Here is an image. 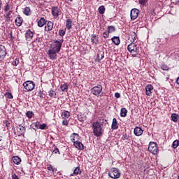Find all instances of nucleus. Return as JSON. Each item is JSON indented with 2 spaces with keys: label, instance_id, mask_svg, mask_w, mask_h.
Instances as JSON below:
<instances>
[{
  "label": "nucleus",
  "instance_id": "1",
  "mask_svg": "<svg viewBox=\"0 0 179 179\" xmlns=\"http://www.w3.org/2000/svg\"><path fill=\"white\" fill-rule=\"evenodd\" d=\"M108 124L107 120L104 117H99L97 120L92 122V132L94 136H96V138L103 136L104 129Z\"/></svg>",
  "mask_w": 179,
  "mask_h": 179
},
{
  "label": "nucleus",
  "instance_id": "2",
  "mask_svg": "<svg viewBox=\"0 0 179 179\" xmlns=\"http://www.w3.org/2000/svg\"><path fill=\"white\" fill-rule=\"evenodd\" d=\"M62 43L64 41H57L54 40L53 43L51 45L50 50L48 52L49 58L50 59H57V53L61 51V48L62 47Z\"/></svg>",
  "mask_w": 179,
  "mask_h": 179
},
{
  "label": "nucleus",
  "instance_id": "3",
  "mask_svg": "<svg viewBox=\"0 0 179 179\" xmlns=\"http://www.w3.org/2000/svg\"><path fill=\"white\" fill-rule=\"evenodd\" d=\"M127 50L129 51L130 54L131 55V57H137L138 52H139V46L134 43V42H131L129 45L127 46Z\"/></svg>",
  "mask_w": 179,
  "mask_h": 179
},
{
  "label": "nucleus",
  "instance_id": "4",
  "mask_svg": "<svg viewBox=\"0 0 179 179\" xmlns=\"http://www.w3.org/2000/svg\"><path fill=\"white\" fill-rule=\"evenodd\" d=\"M108 176L110 178L118 179L121 177V172L117 168H112L108 171Z\"/></svg>",
  "mask_w": 179,
  "mask_h": 179
},
{
  "label": "nucleus",
  "instance_id": "5",
  "mask_svg": "<svg viewBox=\"0 0 179 179\" xmlns=\"http://www.w3.org/2000/svg\"><path fill=\"white\" fill-rule=\"evenodd\" d=\"M103 86L101 85H98L91 89V93L94 94V96H96L99 97V96H103Z\"/></svg>",
  "mask_w": 179,
  "mask_h": 179
},
{
  "label": "nucleus",
  "instance_id": "6",
  "mask_svg": "<svg viewBox=\"0 0 179 179\" xmlns=\"http://www.w3.org/2000/svg\"><path fill=\"white\" fill-rule=\"evenodd\" d=\"M23 86L27 92H31V90H34V87H36V84L33 81H26L23 83Z\"/></svg>",
  "mask_w": 179,
  "mask_h": 179
},
{
  "label": "nucleus",
  "instance_id": "7",
  "mask_svg": "<svg viewBox=\"0 0 179 179\" xmlns=\"http://www.w3.org/2000/svg\"><path fill=\"white\" fill-rule=\"evenodd\" d=\"M148 150L152 155H157V144L155 142H150L148 146Z\"/></svg>",
  "mask_w": 179,
  "mask_h": 179
},
{
  "label": "nucleus",
  "instance_id": "8",
  "mask_svg": "<svg viewBox=\"0 0 179 179\" xmlns=\"http://www.w3.org/2000/svg\"><path fill=\"white\" fill-rule=\"evenodd\" d=\"M138 15H139L138 9H136V8L132 9L130 13L131 20H135V19L138 17Z\"/></svg>",
  "mask_w": 179,
  "mask_h": 179
},
{
  "label": "nucleus",
  "instance_id": "9",
  "mask_svg": "<svg viewBox=\"0 0 179 179\" xmlns=\"http://www.w3.org/2000/svg\"><path fill=\"white\" fill-rule=\"evenodd\" d=\"M70 138L73 143H76V142H79V141H80V136H79V134L73 133Z\"/></svg>",
  "mask_w": 179,
  "mask_h": 179
},
{
  "label": "nucleus",
  "instance_id": "10",
  "mask_svg": "<svg viewBox=\"0 0 179 179\" xmlns=\"http://www.w3.org/2000/svg\"><path fill=\"white\" fill-rule=\"evenodd\" d=\"M61 11H59V8L58 7H52V15L54 19H57L58 16H59Z\"/></svg>",
  "mask_w": 179,
  "mask_h": 179
},
{
  "label": "nucleus",
  "instance_id": "11",
  "mask_svg": "<svg viewBox=\"0 0 179 179\" xmlns=\"http://www.w3.org/2000/svg\"><path fill=\"white\" fill-rule=\"evenodd\" d=\"M33 36H34V34L30 29H28L25 33V38L28 41H30L33 38Z\"/></svg>",
  "mask_w": 179,
  "mask_h": 179
},
{
  "label": "nucleus",
  "instance_id": "12",
  "mask_svg": "<svg viewBox=\"0 0 179 179\" xmlns=\"http://www.w3.org/2000/svg\"><path fill=\"white\" fill-rule=\"evenodd\" d=\"M6 56V48L3 45H0V58H5Z\"/></svg>",
  "mask_w": 179,
  "mask_h": 179
},
{
  "label": "nucleus",
  "instance_id": "13",
  "mask_svg": "<svg viewBox=\"0 0 179 179\" xmlns=\"http://www.w3.org/2000/svg\"><path fill=\"white\" fill-rule=\"evenodd\" d=\"M73 146H75L76 149H78V150H83V149H85V145H83V144L80 141H77L74 143Z\"/></svg>",
  "mask_w": 179,
  "mask_h": 179
},
{
  "label": "nucleus",
  "instance_id": "14",
  "mask_svg": "<svg viewBox=\"0 0 179 179\" xmlns=\"http://www.w3.org/2000/svg\"><path fill=\"white\" fill-rule=\"evenodd\" d=\"M152 90H153V86L152 85H148L145 87V94L147 96L152 95Z\"/></svg>",
  "mask_w": 179,
  "mask_h": 179
},
{
  "label": "nucleus",
  "instance_id": "15",
  "mask_svg": "<svg viewBox=\"0 0 179 179\" xmlns=\"http://www.w3.org/2000/svg\"><path fill=\"white\" fill-rule=\"evenodd\" d=\"M134 135H136V136H141V135L143 134V131L142 130V128L139 127H136L134 129Z\"/></svg>",
  "mask_w": 179,
  "mask_h": 179
},
{
  "label": "nucleus",
  "instance_id": "16",
  "mask_svg": "<svg viewBox=\"0 0 179 179\" xmlns=\"http://www.w3.org/2000/svg\"><path fill=\"white\" fill-rule=\"evenodd\" d=\"M26 132V127L23 126H20L17 129V135L18 136H22V135H24Z\"/></svg>",
  "mask_w": 179,
  "mask_h": 179
},
{
  "label": "nucleus",
  "instance_id": "17",
  "mask_svg": "<svg viewBox=\"0 0 179 179\" xmlns=\"http://www.w3.org/2000/svg\"><path fill=\"white\" fill-rule=\"evenodd\" d=\"M54 27V23L51 21H49L47 24V25L45 27V31H51L52 30V28Z\"/></svg>",
  "mask_w": 179,
  "mask_h": 179
},
{
  "label": "nucleus",
  "instance_id": "18",
  "mask_svg": "<svg viewBox=\"0 0 179 179\" xmlns=\"http://www.w3.org/2000/svg\"><path fill=\"white\" fill-rule=\"evenodd\" d=\"M16 26L18 27H20L22 26V24L23 23V18L20 17V15H17V18L15 20Z\"/></svg>",
  "mask_w": 179,
  "mask_h": 179
},
{
  "label": "nucleus",
  "instance_id": "19",
  "mask_svg": "<svg viewBox=\"0 0 179 179\" xmlns=\"http://www.w3.org/2000/svg\"><path fill=\"white\" fill-rule=\"evenodd\" d=\"M129 38H131V43H135V40L137 38L136 33L131 31L129 35Z\"/></svg>",
  "mask_w": 179,
  "mask_h": 179
},
{
  "label": "nucleus",
  "instance_id": "20",
  "mask_svg": "<svg viewBox=\"0 0 179 179\" xmlns=\"http://www.w3.org/2000/svg\"><path fill=\"white\" fill-rule=\"evenodd\" d=\"M111 41L113 43V44H115V45H120L121 43V41L120 40V37L118 36H113L111 38Z\"/></svg>",
  "mask_w": 179,
  "mask_h": 179
},
{
  "label": "nucleus",
  "instance_id": "21",
  "mask_svg": "<svg viewBox=\"0 0 179 179\" xmlns=\"http://www.w3.org/2000/svg\"><path fill=\"white\" fill-rule=\"evenodd\" d=\"M111 129H113V130L118 129V122H117L116 118L113 119Z\"/></svg>",
  "mask_w": 179,
  "mask_h": 179
},
{
  "label": "nucleus",
  "instance_id": "22",
  "mask_svg": "<svg viewBox=\"0 0 179 179\" xmlns=\"http://www.w3.org/2000/svg\"><path fill=\"white\" fill-rule=\"evenodd\" d=\"M82 171H80V167H76L73 173H71V177H75L76 176H78V174H81Z\"/></svg>",
  "mask_w": 179,
  "mask_h": 179
},
{
  "label": "nucleus",
  "instance_id": "23",
  "mask_svg": "<svg viewBox=\"0 0 179 179\" xmlns=\"http://www.w3.org/2000/svg\"><path fill=\"white\" fill-rule=\"evenodd\" d=\"M91 42L92 43V44H95V45H97V44H99V38H97L95 34H92L91 36Z\"/></svg>",
  "mask_w": 179,
  "mask_h": 179
},
{
  "label": "nucleus",
  "instance_id": "24",
  "mask_svg": "<svg viewBox=\"0 0 179 179\" xmlns=\"http://www.w3.org/2000/svg\"><path fill=\"white\" fill-rule=\"evenodd\" d=\"M97 58V62H101L104 59V51H99Z\"/></svg>",
  "mask_w": 179,
  "mask_h": 179
},
{
  "label": "nucleus",
  "instance_id": "25",
  "mask_svg": "<svg viewBox=\"0 0 179 179\" xmlns=\"http://www.w3.org/2000/svg\"><path fill=\"white\" fill-rule=\"evenodd\" d=\"M13 162L15 164L19 166V164H20V162H22V159L18 156H15L13 157Z\"/></svg>",
  "mask_w": 179,
  "mask_h": 179
},
{
  "label": "nucleus",
  "instance_id": "26",
  "mask_svg": "<svg viewBox=\"0 0 179 179\" xmlns=\"http://www.w3.org/2000/svg\"><path fill=\"white\" fill-rule=\"evenodd\" d=\"M66 27L68 29V30H71L72 29V20L71 19H67L66 20Z\"/></svg>",
  "mask_w": 179,
  "mask_h": 179
},
{
  "label": "nucleus",
  "instance_id": "27",
  "mask_svg": "<svg viewBox=\"0 0 179 179\" xmlns=\"http://www.w3.org/2000/svg\"><path fill=\"white\" fill-rule=\"evenodd\" d=\"M24 15H25L26 16H30V15H31V10H30V7H25L24 8V11H23Z\"/></svg>",
  "mask_w": 179,
  "mask_h": 179
},
{
  "label": "nucleus",
  "instance_id": "28",
  "mask_svg": "<svg viewBox=\"0 0 179 179\" xmlns=\"http://www.w3.org/2000/svg\"><path fill=\"white\" fill-rule=\"evenodd\" d=\"M46 23L45 19L44 17H41L40 20L38 22V26L39 27H43Z\"/></svg>",
  "mask_w": 179,
  "mask_h": 179
},
{
  "label": "nucleus",
  "instance_id": "29",
  "mask_svg": "<svg viewBox=\"0 0 179 179\" xmlns=\"http://www.w3.org/2000/svg\"><path fill=\"white\" fill-rule=\"evenodd\" d=\"M128 113V110L125 108H122L120 110V117H126Z\"/></svg>",
  "mask_w": 179,
  "mask_h": 179
},
{
  "label": "nucleus",
  "instance_id": "30",
  "mask_svg": "<svg viewBox=\"0 0 179 179\" xmlns=\"http://www.w3.org/2000/svg\"><path fill=\"white\" fill-rule=\"evenodd\" d=\"M106 31L109 34L111 33H114V31H115V27L113 25L108 26Z\"/></svg>",
  "mask_w": 179,
  "mask_h": 179
},
{
  "label": "nucleus",
  "instance_id": "31",
  "mask_svg": "<svg viewBox=\"0 0 179 179\" xmlns=\"http://www.w3.org/2000/svg\"><path fill=\"white\" fill-rule=\"evenodd\" d=\"M98 10L100 15H104L106 12V7H104V6H101L99 7Z\"/></svg>",
  "mask_w": 179,
  "mask_h": 179
},
{
  "label": "nucleus",
  "instance_id": "32",
  "mask_svg": "<svg viewBox=\"0 0 179 179\" xmlns=\"http://www.w3.org/2000/svg\"><path fill=\"white\" fill-rule=\"evenodd\" d=\"M62 117H63V118H69V117H71V114L67 110H64L62 112Z\"/></svg>",
  "mask_w": 179,
  "mask_h": 179
},
{
  "label": "nucleus",
  "instance_id": "33",
  "mask_svg": "<svg viewBox=\"0 0 179 179\" xmlns=\"http://www.w3.org/2000/svg\"><path fill=\"white\" fill-rule=\"evenodd\" d=\"M60 89L62 92H65V90H68L69 85L66 83L62 84L60 86Z\"/></svg>",
  "mask_w": 179,
  "mask_h": 179
},
{
  "label": "nucleus",
  "instance_id": "34",
  "mask_svg": "<svg viewBox=\"0 0 179 179\" xmlns=\"http://www.w3.org/2000/svg\"><path fill=\"white\" fill-rule=\"evenodd\" d=\"M171 120L174 122H177L178 121V115L173 113L171 115Z\"/></svg>",
  "mask_w": 179,
  "mask_h": 179
},
{
  "label": "nucleus",
  "instance_id": "35",
  "mask_svg": "<svg viewBox=\"0 0 179 179\" xmlns=\"http://www.w3.org/2000/svg\"><path fill=\"white\" fill-rule=\"evenodd\" d=\"M179 146V141L178 140H175L173 143H172V148L173 149H177Z\"/></svg>",
  "mask_w": 179,
  "mask_h": 179
},
{
  "label": "nucleus",
  "instance_id": "36",
  "mask_svg": "<svg viewBox=\"0 0 179 179\" xmlns=\"http://www.w3.org/2000/svg\"><path fill=\"white\" fill-rule=\"evenodd\" d=\"M48 93H49V96H50V97H56V96H57V93L55 92V91H54V90H50L49 92H48Z\"/></svg>",
  "mask_w": 179,
  "mask_h": 179
},
{
  "label": "nucleus",
  "instance_id": "37",
  "mask_svg": "<svg viewBox=\"0 0 179 179\" xmlns=\"http://www.w3.org/2000/svg\"><path fill=\"white\" fill-rule=\"evenodd\" d=\"M47 169L49 171H57V169L54 168L51 164L48 165Z\"/></svg>",
  "mask_w": 179,
  "mask_h": 179
},
{
  "label": "nucleus",
  "instance_id": "38",
  "mask_svg": "<svg viewBox=\"0 0 179 179\" xmlns=\"http://www.w3.org/2000/svg\"><path fill=\"white\" fill-rule=\"evenodd\" d=\"M122 141H129V136L127 134H123L122 136Z\"/></svg>",
  "mask_w": 179,
  "mask_h": 179
},
{
  "label": "nucleus",
  "instance_id": "39",
  "mask_svg": "<svg viewBox=\"0 0 179 179\" xmlns=\"http://www.w3.org/2000/svg\"><path fill=\"white\" fill-rule=\"evenodd\" d=\"M148 1L149 0H138V3H140V5H143V6H145V5L148 3Z\"/></svg>",
  "mask_w": 179,
  "mask_h": 179
},
{
  "label": "nucleus",
  "instance_id": "40",
  "mask_svg": "<svg viewBox=\"0 0 179 179\" xmlns=\"http://www.w3.org/2000/svg\"><path fill=\"white\" fill-rule=\"evenodd\" d=\"M161 69L162 71H169V69H170V68H169V66H167L166 64L162 65Z\"/></svg>",
  "mask_w": 179,
  "mask_h": 179
},
{
  "label": "nucleus",
  "instance_id": "41",
  "mask_svg": "<svg viewBox=\"0 0 179 179\" xmlns=\"http://www.w3.org/2000/svg\"><path fill=\"white\" fill-rule=\"evenodd\" d=\"M26 116H27L28 118H32V117H33V112L27 111V112L26 113Z\"/></svg>",
  "mask_w": 179,
  "mask_h": 179
},
{
  "label": "nucleus",
  "instance_id": "42",
  "mask_svg": "<svg viewBox=\"0 0 179 179\" xmlns=\"http://www.w3.org/2000/svg\"><path fill=\"white\" fill-rule=\"evenodd\" d=\"M59 36L64 37V36H65V31H64V29H60L59 31Z\"/></svg>",
  "mask_w": 179,
  "mask_h": 179
},
{
  "label": "nucleus",
  "instance_id": "43",
  "mask_svg": "<svg viewBox=\"0 0 179 179\" xmlns=\"http://www.w3.org/2000/svg\"><path fill=\"white\" fill-rule=\"evenodd\" d=\"M45 128H47V124L45 123L39 124V129H45Z\"/></svg>",
  "mask_w": 179,
  "mask_h": 179
},
{
  "label": "nucleus",
  "instance_id": "44",
  "mask_svg": "<svg viewBox=\"0 0 179 179\" xmlns=\"http://www.w3.org/2000/svg\"><path fill=\"white\" fill-rule=\"evenodd\" d=\"M6 96L7 99H13V96L10 92H6Z\"/></svg>",
  "mask_w": 179,
  "mask_h": 179
},
{
  "label": "nucleus",
  "instance_id": "45",
  "mask_svg": "<svg viewBox=\"0 0 179 179\" xmlns=\"http://www.w3.org/2000/svg\"><path fill=\"white\" fill-rule=\"evenodd\" d=\"M10 9V6H9L8 3H6V5L4 6V11L8 12Z\"/></svg>",
  "mask_w": 179,
  "mask_h": 179
},
{
  "label": "nucleus",
  "instance_id": "46",
  "mask_svg": "<svg viewBox=\"0 0 179 179\" xmlns=\"http://www.w3.org/2000/svg\"><path fill=\"white\" fill-rule=\"evenodd\" d=\"M53 153H55V155H57V153H58L59 155H61V152H59V149H58V148L57 147H55Z\"/></svg>",
  "mask_w": 179,
  "mask_h": 179
},
{
  "label": "nucleus",
  "instance_id": "47",
  "mask_svg": "<svg viewBox=\"0 0 179 179\" xmlns=\"http://www.w3.org/2000/svg\"><path fill=\"white\" fill-rule=\"evenodd\" d=\"M103 34L104 38H108V36H110V34L107 31H104Z\"/></svg>",
  "mask_w": 179,
  "mask_h": 179
},
{
  "label": "nucleus",
  "instance_id": "48",
  "mask_svg": "<svg viewBox=\"0 0 179 179\" xmlns=\"http://www.w3.org/2000/svg\"><path fill=\"white\" fill-rule=\"evenodd\" d=\"M13 65H15V66H17V65H19V59H15L13 62Z\"/></svg>",
  "mask_w": 179,
  "mask_h": 179
},
{
  "label": "nucleus",
  "instance_id": "49",
  "mask_svg": "<svg viewBox=\"0 0 179 179\" xmlns=\"http://www.w3.org/2000/svg\"><path fill=\"white\" fill-rule=\"evenodd\" d=\"M62 124H63V125H65L66 127H68V125H69V122H68V120H63Z\"/></svg>",
  "mask_w": 179,
  "mask_h": 179
},
{
  "label": "nucleus",
  "instance_id": "50",
  "mask_svg": "<svg viewBox=\"0 0 179 179\" xmlns=\"http://www.w3.org/2000/svg\"><path fill=\"white\" fill-rule=\"evenodd\" d=\"M33 125H34L36 128H38V127L40 128V122H38L33 123Z\"/></svg>",
  "mask_w": 179,
  "mask_h": 179
},
{
  "label": "nucleus",
  "instance_id": "51",
  "mask_svg": "<svg viewBox=\"0 0 179 179\" xmlns=\"http://www.w3.org/2000/svg\"><path fill=\"white\" fill-rule=\"evenodd\" d=\"M115 97H116V99H120V97H121V94L118 92L115 93Z\"/></svg>",
  "mask_w": 179,
  "mask_h": 179
},
{
  "label": "nucleus",
  "instance_id": "52",
  "mask_svg": "<svg viewBox=\"0 0 179 179\" xmlns=\"http://www.w3.org/2000/svg\"><path fill=\"white\" fill-rule=\"evenodd\" d=\"M38 97L43 98V92L40 90L38 93Z\"/></svg>",
  "mask_w": 179,
  "mask_h": 179
},
{
  "label": "nucleus",
  "instance_id": "53",
  "mask_svg": "<svg viewBox=\"0 0 179 179\" xmlns=\"http://www.w3.org/2000/svg\"><path fill=\"white\" fill-rule=\"evenodd\" d=\"M10 15H12V10H10V11L7 13L6 17H8V19H10Z\"/></svg>",
  "mask_w": 179,
  "mask_h": 179
},
{
  "label": "nucleus",
  "instance_id": "54",
  "mask_svg": "<svg viewBox=\"0 0 179 179\" xmlns=\"http://www.w3.org/2000/svg\"><path fill=\"white\" fill-rule=\"evenodd\" d=\"M9 125H10V123L8 121H6V126L7 127V128H9Z\"/></svg>",
  "mask_w": 179,
  "mask_h": 179
},
{
  "label": "nucleus",
  "instance_id": "55",
  "mask_svg": "<svg viewBox=\"0 0 179 179\" xmlns=\"http://www.w3.org/2000/svg\"><path fill=\"white\" fill-rule=\"evenodd\" d=\"M176 83L179 85V77L177 78Z\"/></svg>",
  "mask_w": 179,
  "mask_h": 179
},
{
  "label": "nucleus",
  "instance_id": "56",
  "mask_svg": "<svg viewBox=\"0 0 179 179\" xmlns=\"http://www.w3.org/2000/svg\"><path fill=\"white\" fill-rule=\"evenodd\" d=\"M2 6V1L0 0V10H1V6Z\"/></svg>",
  "mask_w": 179,
  "mask_h": 179
},
{
  "label": "nucleus",
  "instance_id": "57",
  "mask_svg": "<svg viewBox=\"0 0 179 179\" xmlns=\"http://www.w3.org/2000/svg\"><path fill=\"white\" fill-rule=\"evenodd\" d=\"M78 120H79V121H81V122L83 121V119H82V118H80V117L78 118Z\"/></svg>",
  "mask_w": 179,
  "mask_h": 179
},
{
  "label": "nucleus",
  "instance_id": "58",
  "mask_svg": "<svg viewBox=\"0 0 179 179\" xmlns=\"http://www.w3.org/2000/svg\"><path fill=\"white\" fill-rule=\"evenodd\" d=\"M69 1H70V2H72L73 0H69Z\"/></svg>",
  "mask_w": 179,
  "mask_h": 179
},
{
  "label": "nucleus",
  "instance_id": "59",
  "mask_svg": "<svg viewBox=\"0 0 179 179\" xmlns=\"http://www.w3.org/2000/svg\"><path fill=\"white\" fill-rule=\"evenodd\" d=\"M178 179H179V176H178Z\"/></svg>",
  "mask_w": 179,
  "mask_h": 179
}]
</instances>
